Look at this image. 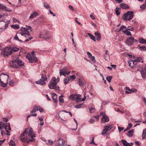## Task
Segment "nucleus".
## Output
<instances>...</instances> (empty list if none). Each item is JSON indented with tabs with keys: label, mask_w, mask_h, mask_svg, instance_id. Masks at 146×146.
<instances>
[{
	"label": "nucleus",
	"mask_w": 146,
	"mask_h": 146,
	"mask_svg": "<svg viewBox=\"0 0 146 146\" xmlns=\"http://www.w3.org/2000/svg\"><path fill=\"white\" fill-rule=\"evenodd\" d=\"M28 130V129H25L20 136V139L23 142H25L29 143L30 141H32L34 140L33 137H35V136L32 129H30L29 130V133Z\"/></svg>",
	"instance_id": "f257e3e1"
},
{
	"label": "nucleus",
	"mask_w": 146,
	"mask_h": 146,
	"mask_svg": "<svg viewBox=\"0 0 146 146\" xmlns=\"http://www.w3.org/2000/svg\"><path fill=\"white\" fill-rule=\"evenodd\" d=\"M24 63L21 60L19 59V57L17 56H14L13 60L10 62V67L12 68H18L19 67L22 66Z\"/></svg>",
	"instance_id": "f03ea898"
},
{
	"label": "nucleus",
	"mask_w": 146,
	"mask_h": 146,
	"mask_svg": "<svg viewBox=\"0 0 146 146\" xmlns=\"http://www.w3.org/2000/svg\"><path fill=\"white\" fill-rule=\"evenodd\" d=\"M19 50L17 47H6L4 48L1 52V53L4 56H7L13 53L16 52Z\"/></svg>",
	"instance_id": "7ed1b4c3"
},
{
	"label": "nucleus",
	"mask_w": 146,
	"mask_h": 146,
	"mask_svg": "<svg viewBox=\"0 0 146 146\" xmlns=\"http://www.w3.org/2000/svg\"><path fill=\"white\" fill-rule=\"evenodd\" d=\"M27 28L22 27L21 29L20 32L18 34H20L22 36H25V37H27L30 35V33L28 31L30 30L32 31V29L30 26H26Z\"/></svg>",
	"instance_id": "20e7f679"
},
{
	"label": "nucleus",
	"mask_w": 146,
	"mask_h": 146,
	"mask_svg": "<svg viewBox=\"0 0 146 146\" xmlns=\"http://www.w3.org/2000/svg\"><path fill=\"white\" fill-rule=\"evenodd\" d=\"M56 78L53 77L51 79L49 83L48 87L51 89H55L58 90L59 88V86L57 85V83L55 82Z\"/></svg>",
	"instance_id": "39448f33"
},
{
	"label": "nucleus",
	"mask_w": 146,
	"mask_h": 146,
	"mask_svg": "<svg viewBox=\"0 0 146 146\" xmlns=\"http://www.w3.org/2000/svg\"><path fill=\"white\" fill-rule=\"evenodd\" d=\"M133 11H128L125 13L123 16V19L124 21L128 20L130 21L133 17Z\"/></svg>",
	"instance_id": "423d86ee"
},
{
	"label": "nucleus",
	"mask_w": 146,
	"mask_h": 146,
	"mask_svg": "<svg viewBox=\"0 0 146 146\" xmlns=\"http://www.w3.org/2000/svg\"><path fill=\"white\" fill-rule=\"evenodd\" d=\"M47 80V78L45 75L42 74L41 76V79L36 82L37 84L43 85L45 84V81Z\"/></svg>",
	"instance_id": "0eeeda50"
},
{
	"label": "nucleus",
	"mask_w": 146,
	"mask_h": 146,
	"mask_svg": "<svg viewBox=\"0 0 146 146\" xmlns=\"http://www.w3.org/2000/svg\"><path fill=\"white\" fill-rule=\"evenodd\" d=\"M26 58L28 59L29 62L32 63L36 62L37 61V58L36 57L35 55H27Z\"/></svg>",
	"instance_id": "6e6552de"
},
{
	"label": "nucleus",
	"mask_w": 146,
	"mask_h": 146,
	"mask_svg": "<svg viewBox=\"0 0 146 146\" xmlns=\"http://www.w3.org/2000/svg\"><path fill=\"white\" fill-rule=\"evenodd\" d=\"M112 128V126L111 125H106L104 127V129L102 130L101 134L102 135H105L106 134L108 131L110 130Z\"/></svg>",
	"instance_id": "1a4fd4ad"
},
{
	"label": "nucleus",
	"mask_w": 146,
	"mask_h": 146,
	"mask_svg": "<svg viewBox=\"0 0 146 146\" xmlns=\"http://www.w3.org/2000/svg\"><path fill=\"white\" fill-rule=\"evenodd\" d=\"M9 23V22H8L6 23L4 21H2L0 23V26L1 27L0 29L3 31L7 29L8 27V25Z\"/></svg>",
	"instance_id": "9d476101"
},
{
	"label": "nucleus",
	"mask_w": 146,
	"mask_h": 146,
	"mask_svg": "<svg viewBox=\"0 0 146 146\" xmlns=\"http://www.w3.org/2000/svg\"><path fill=\"white\" fill-rule=\"evenodd\" d=\"M134 40L135 38L133 37H129L127 39L126 43L128 45H132L134 42Z\"/></svg>",
	"instance_id": "9b49d317"
},
{
	"label": "nucleus",
	"mask_w": 146,
	"mask_h": 146,
	"mask_svg": "<svg viewBox=\"0 0 146 146\" xmlns=\"http://www.w3.org/2000/svg\"><path fill=\"white\" fill-rule=\"evenodd\" d=\"M81 96L80 95H71L70 96V98L72 100H74V99H76L77 100L76 101V102H78L79 101H81V98L80 97Z\"/></svg>",
	"instance_id": "f8f14e48"
},
{
	"label": "nucleus",
	"mask_w": 146,
	"mask_h": 146,
	"mask_svg": "<svg viewBox=\"0 0 146 146\" xmlns=\"http://www.w3.org/2000/svg\"><path fill=\"white\" fill-rule=\"evenodd\" d=\"M0 9H1L3 11H5L8 12H12V10L8 8L5 5L2 4H0Z\"/></svg>",
	"instance_id": "ddd939ff"
},
{
	"label": "nucleus",
	"mask_w": 146,
	"mask_h": 146,
	"mask_svg": "<svg viewBox=\"0 0 146 146\" xmlns=\"http://www.w3.org/2000/svg\"><path fill=\"white\" fill-rule=\"evenodd\" d=\"M68 70V68L67 67H64L63 68L60 69V74L62 73H66V75H69L70 73V72L67 71Z\"/></svg>",
	"instance_id": "4468645a"
},
{
	"label": "nucleus",
	"mask_w": 146,
	"mask_h": 146,
	"mask_svg": "<svg viewBox=\"0 0 146 146\" xmlns=\"http://www.w3.org/2000/svg\"><path fill=\"white\" fill-rule=\"evenodd\" d=\"M65 140L62 138H60L59 139L58 146H65Z\"/></svg>",
	"instance_id": "2eb2a0df"
},
{
	"label": "nucleus",
	"mask_w": 146,
	"mask_h": 146,
	"mask_svg": "<svg viewBox=\"0 0 146 146\" xmlns=\"http://www.w3.org/2000/svg\"><path fill=\"white\" fill-rule=\"evenodd\" d=\"M121 142L124 146H132L133 144V143H129L127 142L125 140L123 139L121 140Z\"/></svg>",
	"instance_id": "dca6fc26"
},
{
	"label": "nucleus",
	"mask_w": 146,
	"mask_h": 146,
	"mask_svg": "<svg viewBox=\"0 0 146 146\" xmlns=\"http://www.w3.org/2000/svg\"><path fill=\"white\" fill-rule=\"evenodd\" d=\"M38 110V108L37 106H34L32 109V111H31V115L34 116H36L37 115L36 113L33 114L34 113H35Z\"/></svg>",
	"instance_id": "f3484780"
},
{
	"label": "nucleus",
	"mask_w": 146,
	"mask_h": 146,
	"mask_svg": "<svg viewBox=\"0 0 146 146\" xmlns=\"http://www.w3.org/2000/svg\"><path fill=\"white\" fill-rule=\"evenodd\" d=\"M141 73L143 78H145L146 77V66L142 68Z\"/></svg>",
	"instance_id": "a211bd4d"
},
{
	"label": "nucleus",
	"mask_w": 146,
	"mask_h": 146,
	"mask_svg": "<svg viewBox=\"0 0 146 146\" xmlns=\"http://www.w3.org/2000/svg\"><path fill=\"white\" fill-rule=\"evenodd\" d=\"M2 80L5 81L7 80V82L8 81V80L9 78V76L8 75L5 74H3L1 75Z\"/></svg>",
	"instance_id": "6ab92c4d"
},
{
	"label": "nucleus",
	"mask_w": 146,
	"mask_h": 146,
	"mask_svg": "<svg viewBox=\"0 0 146 146\" xmlns=\"http://www.w3.org/2000/svg\"><path fill=\"white\" fill-rule=\"evenodd\" d=\"M94 34L96 36L97 40H100L101 38V35L99 31H97L94 33Z\"/></svg>",
	"instance_id": "aec40b11"
},
{
	"label": "nucleus",
	"mask_w": 146,
	"mask_h": 146,
	"mask_svg": "<svg viewBox=\"0 0 146 146\" xmlns=\"http://www.w3.org/2000/svg\"><path fill=\"white\" fill-rule=\"evenodd\" d=\"M38 13L36 12H34L29 17V18L30 19H31L35 18L38 16Z\"/></svg>",
	"instance_id": "412c9836"
},
{
	"label": "nucleus",
	"mask_w": 146,
	"mask_h": 146,
	"mask_svg": "<svg viewBox=\"0 0 146 146\" xmlns=\"http://www.w3.org/2000/svg\"><path fill=\"white\" fill-rule=\"evenodd\" d=\"M102 120L104 123L108 122L109 120V117L106 115L105 117H102Z\"/></svg>",
	"instance_id": "4be33fe9"
},
{
	"label": "nucleus",
	"mask_w": 146,
	"mask_h": 146,
	"mask_svg": "<svg viewBox=\"0 0 146 146\" xmlns=\"http://www.w3.org/2000/svg\"><path fill=\"white\" fill-rule=\"evenodd\" d=\"M120 5L121 7L123 9H127L129 8V7L125 3H122Z\"/></svg>",
	"instance_id": "5701e85b"
},
{
	"label": "nucleus",
	"mask_w": 146,
	"mask_h": 146,
	"mask_svg": "<svg viewBox=\"0 0 146 146\" xmlns=\"http://www.w3.org/2000/svg\"><path fill=\"white\" fill-rule=\"evenodd\" d=\"M4 129L6 130H8L10 131L11 130V128L10 127V125L9 123H6L5 125V126H4Z\"/></svg>",
	"instance_id": "b1692460"
},
{
	"label": "nucleus",
	"mask_w": 146,
	"mask_h": 146,
	"mask_svg": "<svg viewBox=\"0 0 146 146\" xmlns=\"http://www.w3.org/2000/svg\"><path fill=\"white\" fill-rule=\"evenodd\" d=\"M47 32H46L45 34H46V35L44 36L41 33L40 34L39 37L41 38H45L46 39L48 38V36L47 35Z\"/></svg>",
	"instance_id": "393cba45"
},
{
	"label": "nucleus",
	"mask_w": 146,
	"mask_h": 146,
	"mask_svg": "<svg viewBox=\"0 0 146 146\" xmlns=\"http://www.w3.org/2000/svg\"><path fill=\"white\" fill-rule=\"evenodd\" d=\"M78 82L79 83V85L80 86H84V81L82 80L80 78L78 79Z\"/></svg>",
	"instance_id": "a878e982"
},
{
	"label": "nucleus",
	"mask_w": 146,
	"mask_h": 146,
	"mask_svg": "<svg viewBox=\"0 0 146 146\" xmlns=\"http://www.w3.org/2000/svg\"><path fill=\"white\" fill-rule=\"evenodd\" d=\"M128 133L127 134V136L129 137H131L133 135V134L134 132V130L131 129L128 131Z\"/></svg>",
	"instance_id": "bb28decb"
},
{
	"label": "nucleus",
	"mask_w": 146,
	"mask_h": 146,
	"mask_svg": "<svg viewBox=\"0 0 146 146\" xmlns=\"http://www.w3.org/2000/svg\"><path fill=\"white\" fill-rule=\"evenodd\" d=\"M1 79H0V85L2 87H5L6 86L7 84H8L7 82V83H4L1 80Z\"/></svg>",
	"instance_id": "cd10ccee"
},
{
	"label": "nucleus",
	"mask_w": 146,
	"mask_h": 146,
	"mask_svg": "<svg viewBox=\"0 0 146 146\" xmlns=\"http://www.w3.org/2000/svg\"><path fill=\"white\" fill-rule=\"evenodd\" d=\"M88 35L89 36L90 38L93 40L94 41H96V38L92 34L88 33Z\"/></svg>",
	"instance_id": "c85d7f7f"
},
{
	"label": "nucleus",
	"mask_w": 146,
	"mask_h": 146,
	"mask_svg": "<svg viewBox=\"0 0 146 146\" xmlns=\"http://www.w3.org/2000/svg\"><path fill=\"white\" fill-rule=\"evenodd\" d=\"M146 137V128L144 129L143 130L142 138L143 139H144Z\"/></svg>",
	"instance_id": "c756f323"
},
{
	"label": "nucleus",
	"mask_w": 146,
	"mask_h": 146,
	"mask_svg": "<svg viewBox=\"0 0 146 146\" xmlns=\"http://www.w3.org/2000/svg\"><path fill=\"white\" fill-rule=\"evenodd\" d=\"M11 27L12 28L14 29H19L20 28L19 26L18 25H11Z\"/></svg>",
	"instance_id": "7c9ffc66"
},
{
	"label": "nucleus",
	"mask_w": 146,
	"mask_h": 146,
	"mask_svg": "<svg viewBox=\"0 0 146 146\" xmlns=\"http://www.w3.org/2000/svg\"><path fill=\"white\" fill-rule=\"evenodd\" d=\"M132 127V124L131 123H129L128 124V126L127 128L124 130V132L127 131L131 128Z\"/></svg>",
	"instance_id": "2f4dec72"
},
{
	"label": "nucleus",
	"mask_w": 146,
	"mask_h": 146,
	"mask_svg": "<svg viewBox=\"0 0 146 146\" xmlns=\"http://www.w3.org/2000/svg\"><path fill=\"white\" fill-rule=\"evenodd\" d=\"M128 30L127 29L126 30L124 31L123 32L124 33L126 34L127 35L131 36V33L129 31H128Z\"/></svg>",
	"instance_id": "473e14b6"
},
{
	"label": "nucleus",
	"mask_w": 146,
	"mask_h": 146,
	"mask_svg": "<svg viewBox=\"0 0 146 146\" xmlns=\"http://www.w3.org/2000/svg\"><path fill=\"white\" fill-rule=\"evenodd\" d=\"M9 145L10 146H15V145L14 141L11 140L9 142Z\"/></svg>",
	"instance_id": "72a5a7b5"
},
{
	"label": "nucleus",
	"mask_w": 146,
	"mask_h": 146,
	"mask_svg": "<svg viewBox=\"0 0 146 146\" xmlns=\"http://www.w3.org/2000/svg\"><path fill=\"white\" fill-rule=\"evenodd\" d=\"M139 49L141 51H146V46H140L139 47Z\"/></svg>",
	"instance_id": "f704fd0d"
},
{
	"label": "nucleus",
	"mask_w": 146,
	"mask_h": 146,
	"mask_svg": "<svg viewBox=\"0 0 146 146\" xmlns=\"http://www.w3.org/2000/svg\"><path fill=\"white\" fill-rule=\"evenodd\" d=\"M68 78H70V80H74L76 78V77L74 75H73L72 76H68Z\"/></svg>",
	"instance_id": "c9c22d12"
},
{
	"label": "nucleus",
	"mask_w": 146,
	"mask_h": 146,
	"mask_svg": "<svg viewBox=\"0 0 146 146\" xmlns=\"http://www.w3.org/2000/svg\"><path fill=\"white\" fill-rule=\"evenodd\" d=\"M120 9L118 7H116L115 10V13H116L117 15L118 16L120 15V12L119 11Z\"/></svg>",
	"instance_id": "e433bc0d"
},
{
	"label": "nucleus",
	"mask_w": 146,
	"mask_h": 146,
	"mask_svg": "<svg viewBox=\"0 0 146 146\" xmlns=\"http://www.w3.org/2000/svg\"><path fill=\"white\" fill-rule=\"evenodd\" d=\"M70 80V78L68 77V78H64V81L65 84L66 85L68 84Z\"/></svg>",
	"instance_id": "4c0bfd02"
},
{
	"label": "nucleus",
	"mask_w": 146,
	"mask_h": 146,
	"mask_svg": "<svg viewBox=\"0 0 146 146\" xmlns=\"http://www.w3.org/2000/svg\"><path fill=\"white\" fill-rule=\"evenodd\" d=\"M5 126V123L2 121H0V129L2 131L3 128L2 127H4Z\"/></svg>",
	"instance_id": "58836bf2"
},
{
	"label": "nucleus",
	"mask_w": 146,
	"mask_h": 146,
	"mask_svg": "<svg viewBox=\"0 0 146 146\" xmlns=\"http://www.w3.org/2000/svg\"><path fill=\"white\" fill-rule=\"evenodd\" d=\"M112 78V76H108L106 77V80L109 82H110Z\"/></svg>",
	"instance_id": "ea45409f"
},
{
	"label": "nucleus",
	"mask_w": 146,
	"mask_h": 146,
	"mask_svg": "<svg viewBox=\"0 0 146 146\" xmlns=\"http://www.w3.org/2000/svg\"><path fill=\"white\" fill-rule=\"evenodd\" d=\"M139 42L141 43L144 44L145 43V40L143 38H139Z\"/></svg>",
	"instance_id": "a19ab883"
},
{
	"label": "nucleus",
	"mask_w": 146,
	"mask_h": 146,
	"mask_svg": "<svg viewBox=\"0 0 146 146\" xmlns=\"http://www.w3.org/2000/svg\"><path fill=\"white\" fill-rule=\"evenodd\" d=\"M63 98V96H60L59 97V101L60 102L62 103H63L64 101Z\"/></svg>",
	"instance_id": "79ce46f5"
},
{
	"label": "nucleus",
	"mask_w": 146,
	"mask_h": 146,
	"mask_svg": "<svg viewBox=\"0 0 146 146\" xmlns=\"http://www.w3.org/2000/svg\"><path fill=\"white\" fill-rule=\"evenodd\" d=\"M38 108V110L40 112H42L43 111V109L40 106H37Z\"/></svg>",
	"instance_id": "37998d69"
},
{
	"label": "nucleus",
	"mask_w": 146,
	"mask_h": 146,
	"mask_svg": "<svg viewBox=\"0 0 146 146\" xmlns=\"http://www.w3.org/2000/svg\"><path fill=\"white\" fill-rule=\"evenodd\" d=\"M14 39L15 40H17L20 42H23L22 40H20L19 39V38H18V36H17V34L16 36L15 37Z\"/></svg>",
	"instance_id": "c03bdc74"
},
{
	"label": "nucleus",
	"mask_w": 146,
	"mask_h": 146,
	"mask_svg": "<svg viewBox=\"0 0 146 146\" xmlns=\"http://www.w3.org/2000/svg\"><path fill=\"white\" fill-rule=\"evenodd\" d=\"M14 82L13 80L10 81L9 83V85L11 86H13L14 85Z\"/></svg>",
	"instance_id": "a18cd8bd"
},
{
	"label": "nucleus",
	"mask_w": 146,
	"mask_h": 146,
	"mask_svg": "<svg viewBox=\"0 0 146 146\" xmlns=\"http://www.w3.org/2000/svg\"><path fill=\"white\" fill-rule=\"evenodd\" d=\"M91 60L92 61L95 63L96 62V60H95V57H94V56H92L90 58Z\"/></svg>",
	"instance_id": "49530a36"
},
{
	"label": "nucleus",
	"mask_w": 146,
	"mask_h": 146,
	"mask_svg": "<svg viewBox=\"0 0 146 146\" xmlns=\"http://www.w3.org/2000/svg\"><path fill=\"white\" fill-rule=\"evenodd\" d=\"M104 56L105 59L106 60H108L109 59V55H105V54H104Z\"/></svg>",
	"instance_id": "de8ad7c7"
},
{
	"label": "nucleus",
	"mask_w": 146,
	"mask_h": 146,
	"mask_svg": "<svg viewBox=\"0 0 146 146\" xmlns=\"http://www.w3.org/2000/svg\"><path fill=\"white\" fill-rule=\"evenodd\" d=\"M141 60H142V59L140 57H138L135 60L137 62H143V61H141Z\"/></svg>",
	"instance_id": "09e8293b"
},
{
	"label": "nucleus",
	"mask_w": 146,
	"mask_h": 146,
	"mask_svg": "<svg viewBox=\"0 0 146 146\" xmlns=\"http://www.w3.org/2000/svg\"><path fill=\"white\" fill-rule=\"evenodd\" d=\"M95 120L92 118H91L89 121V122L90 124H92L94 123Z\"/></svg>",
	"instance_id": "8fccbe9b"
},
{
	"label": "nucleus",
	"mask_w": 146,
	"mask_h": 146,
	"mask_svg": "<svg viewBox=\"0 0 146 146\" xmlns=\"http://www.w3.org/2000/svg\"><path fill=\"white\" fill-rule=\"evenodd\" d=\"M82 105L83 104L77 105L75 106V108L78 109L80 108H81Z\"/></svg>",
	"instance_id": "3c124183"
},
{
	"label": "nucleus",
	"mask_w": 146,
	"mask_h": 146,
	"mask_svg": "<svg viewBox=\"0 0 146 146\" xmlns=\"http://www.w3.org/2000/svg\"><path fill=\"white\" fill-rule=\"evenodd\" d=\"M131 62L134 65H136V64H137V62L135 60H131Z\"/></svg>",
	"instance_id": "603ef678"
},
{
	"label": "nucleus",
	"mask_w": 146,
	"mask_h": 146,
	"mask_svg": "<svg viewBox=\"0 0 146 146\" xmlns=\"http://www.w3.org/2000/svg\"><path fill=\"white\" fill-rule=\"evenodd\" d=\"M52 99H57L56 95L54 93L52 94Z\"/></svg>",
	"instance_id": "864d4df0"
},
{
	"label": "nucleus",
	"mask_w": 146,
	"mask_h": 146,
	"mask_svg": "<svg viewBox=\"0 0 146 146\" xmlns=\"http://www.w3.org/2000/svg\"><path fill=\"white\" fill-rule=\"evenodd\" d=\"M137 90L136 89H131L130 93H131V92H137Z\"/></svg>",
	"instance_id": "5fc2aeb1"
},
{
	"label": "nucleus",
	"mask_w": 146,
	"mask_h": 146,
	"mask_svg": "<svg viewBox=\"0 0 146 146\" xmlns=\"http://www.w3.org/2000/svg\"><path fill=\"white\" fill-rule=\"evenodd\" d=\"M146 7V4H143V5L141 6L140 8L142 9H144Z\"/></svg>",
	"instance_id": "6e6d98bb"
},
{
	"label": "nucleus",
	"mask_w": 146,
	"mask_h": 146,
	"mask_svg": "<svg viewBox=\"0 0 146 146\" xmlns=\"http://www.w3.org/2000/svg\"><path fill=\"white\" fill-rule=\"evenodd\" d=\"M29 38H27L25 40V42H28V41H29L30 40H31V39H32L33 38V37L32 36H31L30 37H29Z\"/></svg>",
	"instance_id": "4d7b16f0"
},
{
	"label": "nucleus",
	"mask_w": 146,
	"mask_h": 146,
	"mask_svg": "<svg viewBox=\"0 0 146 146\" xmlns=\"http://www.w3.org/2000/svg\"><path fill=\"white\" fill-rule=\"evenodd\" d=\"M87 54H88V57L89 58H90L92 56V54L88 51L87 52Z\"/></svg>",
	"instance_id": "13d9d810"
},
{
	"label": "nucleus",
	"mask_w": 146,
	"mask_h": 146,
	"mask_svg": "<svg viewBox=\"0 0 146 146\" xmlns=\"http://www.w3.org/2000/svg\"><path fill=\"white\" fill-rule=\"evenodd\" d=\"M13 21L15 23L17 22L18 23H19V20H17L15 18H13Z\"/></svg>",
	"instance_id": "bf43d9fd"
},
{
	"label": "nucleus",
	"mask_w": 146,
	"mask_h": 146,
	"mask_svg": "<svg viewBox=\"0 0 146 146\" xmlns=\"http://www.w3.org/2000/svg\"><path fill=\"white\" fill-rule=\"evenodd\" d=\"M44 7H45L46 9H49V8H50V6L49 5H45V3H44Z\"/></svg>",
	"instance_id": "052dcab7"
},
{
	"label": "nucleus",
	"mask_w": 146,
	"mask_h": 146,
	"mask_svg": "<svg viewBox=\"0 0 146 146\" xmlns=\"http://www.w3.org/2000/svg\"><path fill=\"white\" fill-rule=\"evenodd\" d=\"M118 129L119 131L121 132V131L123 130V129H124V128L123 127H118Z\"/></svg>",
	"instance_id": "680f3d73"
},
{
	"label": "nucleus",
	"mask_w": 146,
	"mask_h": 146,
	"mask_svg": "<svg viewBox=\"0 0 146 146\" xmlns=\"http://www.w3.org/2000/svg\"><path fill=\"white\" fill-rule=\"evenodd\" d=\"M125 27V26L124 25H122L121 26L119 29L118 30V31H121L122 29H124V27Z\"/></svg>",
	"instance_id": "e2e57ef3"
},
{
	"label": "nucleus",
	"mask_w": 146,
	"mask_h": 146,
	"mask_svg": "<svg viewBox=\"0 0 146 146\" xmlns=\"http://www.w3.org/2000/svg\"><path fill=\"white\" fill-rule=\"evenodd\" d=\"M48 141L49 144L50 145H52V144L53 143V141H52V140H48Z\"/></svg>",
	"instance_id": "0e129e2a"
},
{
	"label": "nucleus",
	"mask_w": 146,
	"mask_h": 146,
	"mask_svg": "<svg viewBox=\"0 0 146 146\" xmlns=\"http://www.w3.org/2000/svg\"><path fill=\"white\" fill-rule=\"evenodd\" d=\"M94 138L93 137L90 143L93 144H95V143H94Z\"/></svg>",
	"instance_id": "69168bd1"
},
{
	"label": "nucleus",
	"mask_w": 146,
	"mask_h": 146,
	"mask_svg": "<svg viewBox=\"0 0 146 146\" xmlns=\"http://www.w3.org/2000/svg\"><path fill=\"white\" fill-rule=\"evenodd\" d=\"M78 18H75V21H76V23H77L78 25H81V23H80L78 21Z\"/></svg>",
	"instance_id": "338daca9"
},
{
	"label": "nucleus",
	"mask_w": 146,
	"mask_h": 146,
	"mask_svg": "<svg viewBox=\"0 0 146 146\" xmlns=\"http://www.w3.org/2000/svg\"><path fill=\"white\" fill-rule=\"evenodd\" d=\"M1 134L2 136H3L4 135L6 134V133L5 131L2 130L1 131Z\"/></svg>",
	"instance_id": "774afa93"
}]
</instances>
